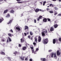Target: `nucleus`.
<instances>
[{
  "mask_svg": "<svg viewBox=\"0 0 61 61\" xmlns=\"http://www.w3.org/2000/svg\"><path fill=\"white\" fill-rule=\"evenodd\" d=\"M18 52L17 51H15L13 53L14 54H15V55Z\"/></svg>",
  "mask_w": 61,
  "mask_h": 61,
  "instance_id": "nucleus-30",
  "label": "nucleus"
},
{
  "mask_svg": "<svg viewBox=\"0 0 61 61\" xmlns=\"http://www.w3.org/2000/svg\"><path fill=\"white\" fill-rule=\"evenodd\" d=\"M8 36H10L11 37V36H12V35H11V34H10V33H9L8 34Z\"/></svg>",
  "mask_w": 61,
  "mask_h": 61,
  "instance_id": "nucleus-29",
  "label": "nucleus"
},
{
  "mask_svg": "<svg viewBox=\"0 0 61 61\" xmlns=\"http://www.w3.org/2000/svg\"><path fill=\"white\" fill-rule=\"evenodd\" d=\"M47 11H48V10H50V9L49 8H47L46 9Z\"/></svg>",
  "mask_w": 61,
  "mask_h": 61,
  "instance_id": "nucleus-38",
  "label": "nucleus"
},
{
  "mask_svg": "<svg viewBox=\"0 0 61 61\" xmlns=\"http://www.w3.org/2000/svg\"><path fill=\"white\" fill-rule=\"evenodd\" d=\"M1 4V3H0V5Z\"/></svg>",
  "mask_w": 61,
  "mask_h": 61,
  "instance_id": "nucleus-64",
  "label": "nucleus"
},
{
  "mask_svg": "<svg viewBox=\"0 0 61 61\" xmlns=\"http://www.w3.org/2000/svg\"><path fill=\"white\" fill-rule=\"evenodd\" d=\"M59 41H60L61 42V38H60L59 39Z\"/></svg>",
  "mask_w": 61,
  "mask_h": 61,
  "instance_id": "nucleus-37",
  "label": "nucleus"
},
{
  "mask_svg": "<svg viewBox=\"0 0 61 61\" xmlns=\"http://www.w3.org/2000/svg\"><path fill=\"white\" fill-rule=\"evenodd\" d=\"M38 21H39V18H38L37 19Z\"/></svg>",
  "mask_w": 61,
  "mask_h": 61,
  "instance_id": "nucleus-56",
  "label": "nucleus"
},
{
  "mask_svg": "<svg viewBox=\"0 0 61 61\" xmlns=\"http://www.w3.org/2000/svg\"><path fill=\"white\" fill-rule=\"evenodd\" d=\"M49 6H52V7H53V5L52 4H51Z\"/></svg>",
  "mask_w": 61,
  "mask_h": 61,
  "instance_id": "nucleus-32",
  "label": "nucleus"
},
{
  "mask_svg": "<svg viewBox=\"0 0 61 61\" xmlns=\"http://www.w3.org/2000/svg\"><path fill=\"white\" fill-rule=\"evenodd\" d=\"M23 50H25L26 49V47L25 46H24L22 48Z\"/></svg>",
  "mask_w": 61,
  "mask_h": 61,
  "instance_id": "nucleus-10",
  "label": "nucleus"
},
{
  "mask_svg": "<svg viewBox=\"0 0 61 61\" xmlns=\"http://www.w3.org/2000/svg\"><path fill=\"white\" fill-rule=\"evenodd\" d=\"M20 58L22 60H24V59L25 58V56H22L20 57Z\"/></svg>",
  "mask_w": 61,
  "mask_h": 61,
  "instance_id": "nucleus-6",
  "label": "nucleus"
},
{
  "mask_svg": "<svg viewBox=\"0 0 61 61\" xmlns=\"http://www.w3.org/2000/svg\"><path fill=\"white\" fill-rule=\"evenodd\" d=\"M10 13H12V14H14V11L13 10H11L10 11Z\"/></svg>",
  "mask_w": 61,
  "mask_h": 61,
  "instance_id": "nucleus-18",
  "label": "nucleus"
},
{
  "mask_svg": "<svg viewBox=\"0 0 61 61\" xmlns=\"http://www.w3.org/2000/svg\"><path fill=\"white\" fill-rule=\"evenodd\" d=\"M2 19H0V23H1L2 22V21H3L4 20V19H3V18H2Z\"/></svg>",
  "mask_w": 61,
  "mask_h": 61,
  "instance_id": "nucleus-17",
  "label": "nucleus"
},
{
  "mask_svg": "<svg viewBox=\"0 0 61 61\" xmlns=\"http://www.w3.org/2000/svg\"><path fill=\"white\" fill-rule=\"evenodd\" d=\"M34 23H36V20H34Z\"/></svg>",
  "mask_w": 61,
  "mask_h": 61,
  "instance_id": "nucleus-48",
  "label": "nucleus"
},
{
  "mask_svg": "<svg viewBox=\"0 0 61 61\" xmlns=\"http://www.w3.org/2000/svg\"><path fill=\"white\" fill-rule=\"evenodd\" d=\"M42 11V10L41 9H36L35 10V11L36 12V13H37L39 12V11Z\"/></svg>",
  "mask_w": 61,
  "mask_h": 61,
  "instance_id": "nucleus-4",
  "label": "nucleus"
},
{
  "mask_svg": "<svg viewBox=\"0 0 61 61\" xmlns=\"http://www.w3.org/2000/svg\"><path fill=\"white\" fill-rule=\"evenodd\" d=\"M41 60L43 61H46V59L45 58H41Z\"/></svg>",
  "mask_w": 61,
  "mask_h": 61,
  "instance_id": "nucleus-11",
  "label": "nucleus"
},
{
  "mask_svg": "<svg viewBox=\"0 0 61 61\" xmlns=\"http://www.w3.org/2000/svg\"><path fill=\"white\" fill-rule=\"evenodd\" d=\"M47 19L48 21H51V20H50V19L47 18Z\"/></svg>",
  "mask_w": 61,
  "mask_h": 61,
  "instance_id": "nucleus-36",
  "label": "nucleus"
},
{
  "mask_svg": "<svg viewBox=\"0 0 61 61\" xmlns=\"http://www.w3.org/2000/svg\"><path fill=\"white\" fill-rule=\"evenodd\" d=\"M42 16H40V17H39V19H41V18H42Z\"/></svg>",
  "mask_w": 61,
  "mask_h": 61,
  "instance_id": "nucleus-46",
  "label": "nucleus"
},
{
  "mask_svg": "<svg viewBox=\"0 0 61 61\" xmlns=\"http://www.w3.org/2000/svg\"><path fill=\"white\" fill-rule=\"evenodd\" d=\"M48 39H45L44 40L43 43L44 44H46L47 43V42H48Z\"/></svg>",
  "mask_w": 61,
  "mask_h": 61,
  "instance_id": "nucleus-3",
  "label": "nucleus"
},
{
  "mask_svg": "<svg viewBox=\"0 0 61 61\" xmlns=\"http://www.w3.org/2000/svg\"><path fill=\"white\" fill-rule=\"evenodd\" d=\"M28 34H29V32H28L27 33V35H28Z\"/></svg>",
  "mask_w": 61,
  "mask_h": 61,
  "instance_id": "nucleus-60",
  "label": "nucleus"
},
{
  "mask_svg": "<svg viewBox=\"0 0 61 61\" xmlns=\"http://www.w3.org/2000/svg\"><path fill=\"white\" fill-rule=\"evenodd\" d=\"M57 14V13L56 12V13H55L54 14L55 15H56Z\"/></svg>",
  "mask_w": 61,
  "mask_h": 61,
  "instance_id": "nucleus-40",
  "label": "nucleus"
},
{
  "mask_svg": "<svg viewBox=\"0 0 61 61\" xmlns=\"http://www.w3.org/2000/svg\"><path fill=\"white\" fill-rule=\"evenodd\" d=\"M8 39H9V40L10 42H11V41H12V40H11V39L9 37H8Z\"/></svg>",
  "mask_w": 61,
  "mask_h": 61,
  "instance_id": "nucleus-23",
  "label": "nucleus"
},
{
  "mask_svg": "<svg viewBox=\"0 0 61 61\" xmlns=\"http://www.w3.org/2000/svg\"><path fill=\"white\" fill-rule=\"evenodd\" d=\"M47 20V19H45L43 20V21H44V22H46Z\"/></svg>",
  "mask_w": 61,
  "mask_h": 61,
  "instance_id": "nucleus-22",
  "label": "nucleus"
},
{
  "mask_svg": "<svg viewBox=\"0 0 61 61\" xmlns=\"http://www.w3.org/2000/svg\"><path fill=\"white\" fill-rule=\"evenodd\" d=\"M50 55L51 57H53L54 56V58L56 59L57 58V57L56 56V53H55L54 54V53H52Z\"/></svg>",
  "mask_w": 61,
  "mask_h": 61,
  "instance_id": "nucleus-1",
  "label": "nucleus"
},
{
  "mask_svg": "<svg viewBox=\"0 0 61 61\" xmlns=\"http://www.w3.org/2000/svg\"><path fill=\"white\" fill-rule=\"evenodd\" d=\"M34 39H35V42H36V43H37V38H36V37H35L34 38Z\"/></svg>",
  "mask_w": 61,
  "mask_h": 61,
  "instance_id": "nucleus-14",
  "label": "nucleus"
},
{
  "mask_svg": "<svg viewBox=\"0 0 61 61\" xmlns=\"http://www.w3.org/2000/svg\"><path fill=\"white\" fill-rule=\"evenodd\" d=\"M29 45L28 44H27V45H26V46H29Z\"/></svg>",
  "mask_w": 61,
  "mask_h": 61,
  "instance_id": "nucleus-51",
  "label": "nucleus"
},
{
  "mask_svg": "<svg viewBox=\"0 0 61 61\" xmlns=\"http://www.w3.org/2000/svg\"><path fill=\"white\" fill-rule=\"evenodd\" d=\"M17 1H20L21 0H16Z\"/></svg>",
  "mask_w": 61,
  "mask_h": 61,
  "instance_id": "nucleus-54",
  "label": "nucleus"
},
{
  "mask_svg": "<svg viewBox=\"0 0 61 61\" xmlns=\"http://www.w3.org/2000/svg\"><path fill=\"white\" fill-rule=\"evenodd\" d=\"M25 29H28V27L27 26H25Z\"/></svg>",
  "mask_w": 61,
  "mask_h": 61,
  "instance_id": "nucleus-12",
  "label": "nucleus"
},
{
  "mask_svg": "<svg viewBox=\"0 0 61 61\" xmlns=\"http://www.w3.org/2000/svg\"><path fill=\"white\" fill-rule=\"evenodd\" d=\"M19 47H21V45L20 44H19Z\"/></svg>",
  "mask_w": 61,
  "mask_h": 61,
  "instance_id": "nucleus-47",
  "label": "nucleus"
},
{
  "mask_svg": "<svg viewBox=\"0 0 61 61\" xmlns=\"http://www.w3.org/2000/svg\"><path fill=\"white\" fill-rule=\"evenodd\" d=\"M10 31L11 32H13V30H10Z\"/></svg>",
  "mask_w": 61,
  "mask_h": 61,
  "instance_id": "nucleus-50",
  "label": "nucleus"
},
{
  "mask_svg": "<svg viewBox=\"0 0 61 61\" xmlns=\"http://www.w3.org/2000/svg\"><path fill=\"white\" fill-rule=\"evenodd\" d=\"M54 28H53V27H51L50 30V31H54Z\"/></svg>",
  "mask_w": 61,
  "mask_h": 61,
  "instance_id": "nucleus-9",
  "label": "nucleus"
},
{
  "mask_svg": "<svg viewBox=\"0 0 61 61\" xmlns=\"http://www.w3.org/2000/svg\"><path fill=\"white\" fill-rule=\"evenodd\" d=\"M46 3V1H45L43 2V5H45V4Z\"/></svg>",
  "mask_w": 61,
  "mask_h": 61,
  "instance_id": "nucleus-31",
  "label": "nucleus"
},
{
  "mask_svg": "<svg viewBox=\"0 0 61 61\" xmlns=\"http://www.w3.org/2000/svg\"><path fill=\"white\" fill-rule=\"evenodd\" d=\"M25 60L26 61H27V60H28V58H26L25 59Z\"/></svg>",
  "mask_w": 61,
  "mask_h": 61,
  "instance_id": "nucleus-42",
  "label": "nucleus"
},
{
  "mask_svg": "<svg viewBox=\"0 0 61 61\" xmlns=\"http://www.w3.org/2000/svg\"><path fill=\"white\" fill-rule=\"evenodd\" d=\"M56 53L57 56H59L60 55V52L59 51H57Z\"/></svg>",
  "mask_w": 61,
  "mask_h": 61,
  "instance_id": "nucleus-7",
  "label": "nucleus"
},
{
  "mask_svg": "<svg viewBox=\"0 0 61 61\" xmlns=\"http://www.w3.org/2000/svg\"><path fill=\"white\" fill-rule=\"evenodd\" d=\"M45 34H46V35H47V30H46L45 32V31H43V32H41V35L42 36H45Z\"/></svg>",
  "mask_w": 61,
  "mask_h": 61,
  "instance_id": "nucleus-2",
  "label": "nucleus"
},
{
  "mask_svg": "<svg viewBox=\"0 0 61 61\" xmlns=\"http://www.w3.org/2000/svg\"><path fill=\"white\" fill-rule=\"evenodd\" d=\"M30 35H31V36H32V35H33V33H32V32H30Z\"/></svg>",
  "mask_w": 61,
  "mask_h": 61,
  "instance_id": "nucleus-35",
  "label": "nucleus"
},
{
  "mask_svg": "<svg viewBox=\"0 0 61 61\" xmlns=\"http://www.w3.org/2000/svg\"><path fill=\"white\" fill-rule=\"evenodd\" d=\"M54 28H57V26H58V25L57 24H55L54 25Z\"/></svg>",
  "mask_w": 61,
  "mask_h": 61,
  "instance_id": "nucleus-13",
  "label": "nucleus"
},
{
  "mask_svg": "<svg viewBox=\"0 0 61 61\" xmlns=\"http://www.w3.org/2000/svg\"><path fill=\"white\" fill-rule=\"evenodd\" d=\"M49 52H52V50H50L48 51Z\"/></svg>",
  "mask_w": 61,
  "mask_h": 61,
  "instance_id": "nucleus-33",
  "label": "nucleus"
},
{
  "mask_svg": "<svg viewBox=\"0 0 61 61\" xmlns=\"http://www.w3.org/2000/svg\"><path fill=\"white\" fill-rule=\"evenodd\" d=\"M40 3H41V4H42V2H40Z\"/></svg>",
  "mask_w": 61,
  "mask_h": 61,
  "instance_id": "nucleus-61",
  "label": "nucleus"
},
{
  "mask_svg": "<svg viewBox=\"0 0 61 61\" xmlns=\"http://www.w3.org/2000/svg\"><path fill=\"white\" fill-rule=\"evenodd\" d=\"M8 59L9 60H11V59H10V57H8Z\"/></svg>",
  "mask_w": 61,
  "mask_h": 61,
  "instance_id": "nucleus-45",
  "label": "nucleus"
},
{
  "mask_svg": "<svg viewBox=\"0 0 61 61\" xmlns=\"http://www.w3.org/2000/svg\"><path fill=\"white\" fill-rule=\"evenodd\" d=\"M16 29L17 31H20V29L19 28V27L17 26L16 28Z\"/></svg>",
  "mask_w": 61,
  "mask_h": 61,
  "instance_id": "nucleus-8",
  "label": "nucleus"
},
{
  "mask_svg": "<svg viewBox=\"0 0 61 61\" xmlns=\"http://www.w3.org/2000/svg\"><path fill=\"white\" fill-rule=\"evenodd\" d=\"M24 34H25V36H26V33H24Z\"/></svg>",
  "mask_w": 61,
  "mask_h": 61,
  "instance_id": "nucleus-53",
  "label": "nucleus"
},
{
  "mask_svg": "<svg viewBox=\"0 0 61 61\" xmlns=\"http://www.w3.org/2000/svg\"><path fill=\"white\" fill-rule=\"evenodd\" d=\"M30 61H32V59H30L29 60Z\"/></svg>",
  "mask_w": 61,
  "mask_h": 61,
  "instance_id": "nucleus-49",
  "label": "nucleus"
},
{
  "mask_svg": "<svg viewBox=\"0 0 61 61\" xmlns=\"http://www.w3.org/2000/svg\"><path fill=\"white\" fill-rule=\"evenodd\" d=\"M32 53H34V54H36V52L35 51H34V50L33 49H32Z\"/></svg>",
  "mask_w": 61,
  "mask_h": 61,
  "instance_id": "nucleus-16",
  "label": "nucleus"
},
{
  "mask_svg": "<svg viewBox=\"0 0 61 61\" xmlns=\"http://www.w3.org/2000/svg\"><path fill=\"white\" fill-rule=\"evenodd\" d=\"M58 15V16H61V14H59Z\"/></svg>",
  "mask_w": 61,
  "mask_h": 61,
  "instance_id": "nucleus-43",
  "label": "nucleus"
},
{
  "mask_svg": "<svg viewBox=\"0 0 61 61\" xmlns=\"http://www.w3.org/2000/svg\"><path fill=\"white\" fill-rule=\"evenodd\" d=\"M21 16H23V14H21Z\"/></svg>",
  "mask_w": 61,
  "mask_h": 61,
  "instance_id": "nucleus-62",
  "label": "nucleus"
},
{
  "mask_svg": "<svg viewBox=\"0 0 61 61\" xmlns=\"http://www.w3.org/2000/svg\"><path fill=\"white\" fill-rule=\"evenodd\" d=\"M52 1H56V0H52Z\"/></svg>",
  "mask_w": 61,
  "mask_h": 61,
  "instance_id": "nucleus-57",
  "label": "nucleus"
},
{
  "mask_svg": "<svg viewBox=\"0 0 61 61\" xmlns=\"http://www.w3.org/2000/svg\"><path fill=\"white\" fill-rule=\"evenodd\" d=\"M7 11H8V10H6L4 11V14H5V13H6L7 12Z\"/></svg>",
  "mask_w": 61,
  "mask_h": 61,
  "instance_id": "nucleus-21",
  "label": "nucleus"
},
{
  "mask_svg": "<svg viewBox=\"0 0 61 61\" xmlns=\"http://www.w3.org/2000/svg\"><path fill=\"white\" fill-rule=\"evenodd\" d=\"M59 2H61V0H59Z\"/></svg>",
  "mask_w": 61,
  "mask_h": 61,
  "instance_id": "nucleus-58",
  "label": "nucleus"
},
{
  "mask_svg": "<svg viewBox=\"0 0 61 61\" xmlns=\"http://www.w3.org/2000/svg\"><path fill=\"white\" fill-rule=\"evenodd\" d=\"M8 40L7 39V42L8 43Z\"/></svg>",
  "mask_w": 61,
  "mask_h": 61,
  "instance_id": "nucleus-59",
  "label": "nucleus"
},
{
  "mask_svg": "<svg viewBox=\"0 0 61 61\" xmlns=\"http://www.w3.org/2000/svg\"><path fill=\"white\" fill-rule=\"evenodd\" d=\"M17 3L18 4H22V3H23V2H17Z\"/></svg>",
  "mask_w": 61,
  "mask_h": 61,
  "instance_id": "nucleus-26",
  "label": "nucleus"
},
{
  "mask_svg": "<svg viewBox=\"0 0 61 61\" xmlns=\"http://www.w3.org/2000/svg\"><path fill=\"white\" fill-rule=\"evenodd\" d=\"M33 44L34 46H35L36 45V43L35 42H33Z\"/></svg>",
  "mask_w": 61,
  "mask_h": 61,
  "instance_id": "nucleus-39",
  "label": "nucleus"
},
{
  "mask_svg": "<svg viewBox=\"0 0 61 61\" xmlns=\"http://www.w3.org/2000/svg\"><path fill=\"white\" fill-rule=\"evenodd\" d=\"M47 7H49V6H47Z\"/></svg>",
  "mask_w": 61,
  "mask_h": 61,
  "instance_id": "nucleus-63",
  "label": "nucleus"
},
{
  "mask_svg": "<svg viewBox=\"0 0 61 61\" xmlns=\"http://www.w3.org/2000/svg\"><path fill=\"white\" fill-rule=\"evenodd\" d=\"M24 41V39L22 38L21 39V42H23Z\"/></svg>",
  "mask_w": 61,
  "mask_h": 61,
  "instance_id": "nucleus-20",
  "label": "nucleus"
},
{
  "mask_svg": "<svg viewBox=\"0 0 61 61\" xmlns=\"http://www.w3.org/2000/svg\"><path fill=\"white\" fill-rule=\"evenodd\" d=\"M53 44H55L56 43V40L55 39H54L53 40Z\"/></svg>",
  "mask_w": 61,
  "mask_h": 61,
  "instance_id": "nucleus-19",
  "label": "nucleus"
},
{
  "mask_svg": "<svg viewBox=\"0 0 61 61\" xmlns=\"http://www.w3.org/2000/svg\"><path fill=\"white\" fill-rule=\"evenodd\" d=\"M39 50V49H38V48H37L36 49V51H35V52H36H36H37V51H38Z\"/></svg>",
  "mask_w": 61,
  "mask_h": 61,
  "instance_id": "nucleus-24",
  "label": "nucleus"
},
{
  "mask_svg": "<svg viewBox=\"0 0 61 61\" xmlns=\"http://www.w3.org/2000/svg\"><path fill=\"white\" fill-rule=\"evenodd\" d=\"M49 12L50 13H51V14H53V11H52V10L50 11Z\"/></svg>",
  "mask_w": 61,
  "mask_h": 61,
  "instance_id": "nucleus-28",
  "label": "nucleus"
},
{
  "mask_svg": "<svg viewBox=\"0 0 61 61\" xmlns=\"http://www.w3.org/2000/svg\"><path fill=\"white\" fill-rule=\"evenodd\" d=\"M31 40H33V37H31Z\"/></svg>",
  "mask_w": 61,
  "mask_h": 61,
  "instance_id": "nucleus-55",
  "label": "nucleus"
},
{
  "mask_svg": "<svg viewBox=\"0 0 61 61\" xmlns=\"http://www.w3.org/2000/svg\"><path fill=\"white\" fill-rule=\"evenodd\" d=\"M54 8L55 9H56V10H57V9H58V8L56 7H55Z\"/></svg>",
  "mask_w": 61,
  "mask_h": 61,
  "instance_id": "nucleus-44",
  "label": "nucleus"
},
{
  "mask_svg": "<svg viewBox=\"0 0 61 61\" xmlns=\"http://www.w3.org/2000/svg\"><path fill=\"white\" fill-rule=\"evenodd\" d=\"M28 38H30V36H28Z\"/></svg>",
  "mask_w": 61,
  "mask_h": 61,
  "instance_id": "nucleus-52",
  "label": "nucleus"
},
{
  "mask_svg": "<svg viewBox=\"0 0 61 61\" xmlns=\"http://www.w3.org/2000/svg\"><path fill=\"white\" fill-rule=\"evenodd\" d=\"M13 21L12 20H10V21H9V22L8 23V24H10V23H11V22H12V21Z\"/></svg>",
  "mask_w": 61,
  "mask_h": 61,
  "instance_id": "nucleus-27",
  "label": "nucleus"
},
{
  "mask_svg": "<svg viewBox=\"0 0 61 61\" xmlns=\"http://www.w3.org/2000/svg\"><path fill=\"white\" fill-rule=\"evenodd\" d=\"M5 39L4 38H2V39L1 40V41L2 42H5Z\"/></svg>",
  "mask_w": 61,
  "mask_h": 61,
  "instance_id": "nucleus-15",
  "label": "nucleus"
},
{
  "mask_svg": "<svg viewBox=\"0 0 61 61\" xmlns=\"http://www.w3.org/2000/svg\"><path fill=\"white\" fill-rule=\"evenodd\" d=\"M0 54H1V55H5V53L3 52H1Z\"/></svg>",
  "mask_w": 61,
  "mask_h": 61,
  "instance_id": "nucleus-25",
  "label": "nucleus"
},
{
  "mask_svg": "<svg viewBox=\"0 0 61 61\" xmlns=\"http://www.w3.org/2000/svg\"><path fill=\"white\" fill-rule=\"evenodd\" d=\"M30 48L31 49H33V48L31 46L30 47Z\"/></svg>",
  "mask_w": 61,
  "mask_h": 61,
  "instance_id": "nucleus-41",
  "label": "nucleus"
},
{
  "mask_svg": "<svg viewBox=\"0 0 61 61\" xmlns=\"http://www.w3.org/2000/svg\"><path fill=\"white\" fill-rule=\"evenodd\" d=\"M38 42H40L41 41V37L39 36L38 37Z\"/></svg>",
  "mask_w": 61,
  "mask_h": 61,
  "instance_id": "nucleus-5",
  "label": "nucleus"
},
{
  "mask_svg": "<svg viewBox=\"0 0 61 61\" xmlns=\"http://www.w3.org/2000/svg\"><path fill=\"white\" fill-rule=\"evenodd\" d=\"M6 16L7 17H9L10 16V15L9 14H8Z\"/></svg>",
  "mask_w": 61,
  "mask_h": 61,
  "instance_id": "nucleus-34",
  "label": "nucleus"
}]
</instances>
